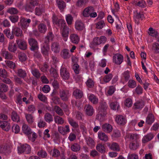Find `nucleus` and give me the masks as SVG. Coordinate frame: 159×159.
<instances>
[{
  "label": "nucleus",
  "mask_w": 159,
  "mask_h": 159,
  "mask_svg": "<svg viewBox=\"0 0 159 159\" xmlns=\"http://www.w3.org/2000/svg\"><path fill=\"white\" fill-rule=\"evenodd\" d=\"M93 7H89L86 8L83 11L82 15L84 17H89V16L90 13L92 11Z\"/></svg>",
  "instance_id": "21"
},
{
  "label": "nucleus",
  "mask_w": 159,
  "mask_h": 159,
  "mask_svg": "<svg viewBox=\"0 0 159 159\" xmlns=\"http://www.w3.org/2000/svg\"><path fill=\"white\" fill-rule=\"evenodd\" d=\"M59 95L61 100L63 101H68L71 96V93L68 90L60 89L59 91Z\"/></svg>",
  "instance_id": "1"
},
{
  "label": "nucleus",
  "mask_w": 159,
  "mask_h": 159,
  "mask_svg": "<svg viewBox=\"0 0 159 159\" xmlns=\"http://www.w3.org/2000/svg\"><path fill=\"white\" fill-rule=\"evenodd\" d=\"M5 62L7 66L11 69H14L15 67V65L12 61L10 60L5 61Z\"/></svg>",
  "instance_id": "61"
},
{
  "label": "nucleus",
  "mask_w": 159,
  "mask_h": 159,
  "mask_svg": "<svg viewBox=\"0 0 159 159\" xmlns=\"http://www.w3.org/2000/svg\"><path fill=\"white\" fill-rule=\"evenodd\" d=\"M4 33L6 35L7 37L11 39H12L14 38V35L12 34H11L9 30L6 29L4 30Z\"/></svg>",
  "instance_id": "48"
},
{
  "label": "nucleus",
  "mask_w": 159,
  "mask_h": 159,
  "mask_svg": "<svg viewBox=\"0 0 159 159\" xmlns=\"http://www.w3.org/2000/svg\"><path fill=\"white\" fill-rule=\"evenodd\" d=\"M139 147L138 143L135 142H131L129 145V148L131 149L135 150L136 149Z\"/></svg>",
  "instance_id": "60"
},
{
  "label": "nucleus",
  "mask_w": 159,
  "mask_h": 159,
  "mask_svg": "<svg viewBox=\"0 0 159 159\" xmlns=\"http://www.w3.org/2000/svg\"><path fill=\"white\" fill-rule=\"evenodd\" d=\"M144 18V15L143 14L137 12L135 13L134 16V20L135 23L137 24L139 23V20H142Z\"/></svg>",
  "instance_id": "18"
},
{
  "label": "nucleus",
  "mask_w": 159,
  "mask_h": 159,
  "mask_svg": "<svg viewBox=\"0 0 159 159\" xmlns=\"http://www.w3.org/2000/svg\"><path fill=\"white\" fill-rule=\"evenodd\" d=\"M152 49L155 53H159V44L157 43H154L152 44Z\"/></svg>",
  "instance_id": "45"
},
{
  "label": "nucleus",
  "mask_w": 159,
  "mask_h": 159,
  "mask_svg": "<svg viewBox=\"0 0 159 159\" xmlns=\"http://www.w3.org/2000/svg\"><path fill=\"white\" fill-rule=\"evenodd\" d=\"M128 85L129 88H134L136 86V83L134 80H129L128 83Z\"/></svg>",
  "instance_id": "54"
},
{
  "label": "nucleus",
  "mask_w": 159,
  "mask_h": 159,
  "mask_svg": "<svg viewBox=\"0 0 159 159\" xmlns=\"http://www.w3.org/2000/svg\"><path fill=\"white\" fill-rule=\"evenodd\" d=\"M13 35L16 37H21L22 36V32L21 29L17 27H13L11 32Z\"/></svg>",
  "instance_id": "16"
},
{
  "label": "nucleus",
  "mask_w": 159,
  "mask_h": 159,
  "mask_svg": "<svg viewBox=\"0 0 159 159\" xmlns=\"http://www.w3.org/2000/svg\"><path fill=\"white\" fill-rule=\"evenodd\" d=\"M73 95L76 99H80L83 95V92L79 89H74Z\"/></svg>",
  "instance_id": "15"
},
{
  "label": "nucleus",
  "mask_w": 159,
  "mask_h": 159,
  "mask_svg": "<svg viewBox=\"0 0 159 159\" xmlns=\"http://www.w3.org/2000/svg\"><path fill=\"white\" fill-rule=\"evenodd\" d=\"M18 153L19 154L25 152L26 154L29 153L31 151V148L29 145L25 144L21 145L18 148Z\"/></svg>",
  "instance_id": "3"
},
{
  "label": "nucleus",
  "mask_w": 159,
  "mask_h": 159,
  "mask_svg": "<svg viewBox=\"0 0 159 159\" xmlns=\"http://www.w3.org/2000/svg\"><path fill=\"white\" fill-rule=\"evenodd\" d=\"M16 42L20 49L25 50L27 48L26 42L23 40L20 39H17Z\"/></svg>",
  "instance_id": "12"
},
{
  "label": "nucleus",
  "mask_w": 159,
  "mask_h": 159,
  "mask_svg": "<svg viewBox=\"0 0 159 159\" xmlns=\"http://www.w3.org/2000/svg\"><path fill=\"white\" fill-rule=\"evenodd\" d=\"M71 150L74 152L79 151L80 149V147L79 144L78 143H74L72 145L71 147Z\"/></svg>",
  "instance_id": "47"
},
{
  "label": "nucleus",
  "mask_w": 159,
  "mask_h": 159,
  "mask_svg": "<svg viewBox=\"0 0 159 159\" xmlns=\"http://www.w3.org/2000/svg\"><path fill=\"white\" fill-rule=\"evenodd\" d=\"M34 7L29 2L27 3L25 6V10L27 11L32 12L33 11Z\"/></svg>",
  "instance_id": "57"
},
{
  "label": "nucleus",
  "mask_w": 159,
  "mask_h": 159,
  "mask_svg": "<svg viewBox=\"0 0 159 159\" xmlns=\"http://www.w3.org/2000/svg\"><path fill=\"white\" fill-rule=\"evenodd\" d=\"M41 52L43 55L47 56L49 54L50 50L49 45L44 44L41 48Z\"/></svg>",
  "instance_id": "22"
},
{
  "label": "nucleus",
  "mask_w": 159,
  "mask_h": 159,
  "mask_svg": "<svg viewBox=\"0 0 159 159\" xmlns=\"http://www.w3.org/2000/svg\"><path fill=\"white\" fill-rule=\"evenodd\" d=\"M7 85L3 84H0V92H5L7 90Z\"/></svg>",
  "instance_id": "58"
},
{
  "label": "nucleus",
  "mask_w": 159,
  "mask_h": 159,
  "mask_svg": "<svg viewBox=\"0 0 159 159\" xmlns=\"http://www.w3.org/2000/svg\"><path fill=\"white\" fill-rule=\"evenodd\" d=\"M39 31L41 33H44L47 30L46 26L43 23L40 24L38 26Z\"/></svg>",
  "instance_id": "43"
},
{
  "label": "nucleus",
  "mask_w": 159,
  "mask_h": 159,
  "mask_svg": "<svg viewBox=\"0 0 159 159\" xmlns=\"http://www.w3.org/2000/svg\"><path fill=\"white\" fill-rule=\"evenodd\" d=\"M55 122L57 125H62L65 122L64 119L59 116H56L54 117Z\"/></svg>",
  "instance_id": "29"
},
{
  "label": "nucleus",
  "mask_w": 159,
  "mask_h": 159,
  "mask_svg": "<svg viewBox=\"0 0 159 159\" xmlns=\"http://www.w3.org/2000/svg\"><path fill=\"white\" fill-rule=\"evenodd\" d=\"M86 84L89 88H92L94 86V82L91 79H89L86 83Z\"/></svg>",
  "instance_id": "62"
},
{
  "label": "nucleus",
  "mask_w": 159,
  "mask_h": 159,
  "mask_svg": "<svg viewBox=\"0 0 159 159\" xmlns=\"http://www.w3.org/2000/svg\"><path fill=\"white\" fill-rule=\"evenodd\" d=\"M54 110L55 112L60 116H62L64 115V113L63 110L59 106L56 105L54 107Z\"/></svg>",
  "instance_id": "33"
},
{
  "label": "nucleus",
  "mask_w": 159,
  "mask_h": 159,
  "mask_svg": "<svg viewBox=\"0 0 159 159\" xmlns=\"http://www.w3.org/2000/svg\"><path fill=\"white\" fill-rule=\"evenodd\" d=\"M61 55L64 59H68L70 57L69 50L66 49H64L61 51Z\"/></svg>",
  "instance_id": "32"
},
{
  "label": "nucleus",
  "mask_w": 159,
  "mask_h": 159,
  "mask_svg": "<svg viewBox=\"0 0 159 159\" xmlns=\"http://www.w3.org/2000/svg\"><path fill=\"white\" fill-rule=\"evenodd\" d=\"M113 62L117 65L120 64L123 62V56L120 54H116L113 56Z\"/></svg>",
  "instance_id": "9"
},
{
  "label": "nucleus",
  "mask_w": 159,
  "mask_h": 159,
  "mask_svg": "<svg viewBox=\"0 0 159 159\" xmlns=\"http://www.w3.org/2000/svg\"><path fill=\"white\" fill-rule=\"evenodd\" d=\"M70 39L71 42L75 44H78L79 41V38L76 34H73L70 35Z\"/></svg>",
  "instance_id": "31"
},
{
  "label": "nucleus",
  "mask_w": 159,
  "mask_h": 159,
  "mask_svg": "<svg viewBox=\"0 0 159 159\" xmlns=\"http://www.w3.org/2000/svg\"><path fill=\"white\" fill-rule=\"evenodd\" d=\"M7 12L11 14H16L18 12L17 9L14 7H11L7 10Z\"/></svg>",
  "instance_id": "53"
},
{
  "label": "nucleus",
  "mask_w": 159,
  "mask_h": 159,
  "mask_svg": "<svg viewBox=\"0 0 159 159\" xmlns=\"http://www.w3.org/2000/svg\"><path fill=\"white\" fill-rule=\"evenodd\" d=\"M75 27L76 30H82L84 28V25L83 22L80 20H77L75 23Z\"/></svg>",
  "instance_id": "28"
},
{
  "label": "nucleus",
  "mask_w": 159,
  "mask_h": 159,
  "mask_svg": "<svg viewBox=\"0 0 159 159\" xmlns=\"http://www.w3.org/2000/svg\"><path fill=\"white\" fill-rule=\"evenodd\" d=\"M58 131L61 134L65 135L70 131V126L69 125L65 126H58Z\"/></svg>",
  "instance_id": "4"
},
{
  "label": "nucleus",
  "mask_w": 159,
  "mask_h": 159,
  "mask_svg": "<svg viewBox=\"0 0 159 159\" xmlns=\"http://www.w3.org/2000/svg\"><path fill=\"white\" fill-rule=\"evenodd\" d=\"M17 74L19 76L23 78L25 77L26 75V72L21 69L18 70Z\"/></svg>",
  "instance_id": "52"
},
{
  "label": "nucleus",
  "mask_w": 159,
  "mask_h": 159,
  "mask_svg": "<svg viewBox=\"0 0 159 159\" xmlns=\"http://www.w3.org/2000/svg\"><path fill=\"white\" fill-rule=\"evenodd\" d=\"M44 119L47 122L50 123L53 121L52 116L48 113H46L44 116Z\"/></svg>",
  "instance_id": "34"
},
{
  "label": "nucleus",
  "mask_w": 159,
  "mask_h": 159,
  "mask_svg": "<svg viewBox=\"0 0 159 159\" xmlns=\"http://www.w3.org/2000/svg\"><path fill=\"white\" fill-rule=\"evenodd\" d=\"M105 25V24L103 20H101L96 24V28L99 29H102Z\"/></svg>",
  "instance_id": "56"
},
{
  "label": "nucleus",
  "mask_w": 159,
  "mask_h": 159,
  "mask_svg": "<svg viewBox=\"0 0 159 159\" xmlns=\"http://www.w3.org/2000/svg\"><path fill=\"white\" fill-rule=\"evenodd\" d=\"M115 120L117 124L121 125H124L126 121L125 118L121 115H116Z\"/></svg>",
  "instance_id": "10"
},
{
  "label": "nucleus",
  "mask_w": 159,
  "mask_h": 159,
  "mask_svg": "<svg viewBox=\"0 0 159 159\" xmlns=\"http://www.w3.org/2000/svg\"><path fill=\"white\" fill-rule=\"evenodd\" d=\"M0 127L6 131H8L10 128V123L6 121H0Z\"/></svg>",
  "instance_id": "17"
},
{
  "label": "nucleus",
  "mask_w": 159,
  "mask_h": 159,
  "mask_svg": "<svg viewBox=\"0 0 159 159\" xmlns=\"http://www.w3.org/2000/svg\"><path fill=\"white\" fill-rule=\"evenodd\" d=\"M60 75L64 80H68L70 78V73L66 68L61 67L60 70Z\"/></svg>",
  "instance_id": "6"
},
{
  "label": "nucleus",
  "mask_w": 159,
  "mask_h": 159,
  "mask_svg": "<svg viewBox=\"0 0 159 159\" xmlns=\"http://www.w3.org/2000/svg\"><path fill=\"white\" fill-rule=\"evenodd\" d=\"M144 106V103L143 102L138 101L134 104V107L136 109L142 108Z\"/></svg>",
  "instance_id": "42"
},
{
  "label": "nucleus",
  "mask_w": 159,
  "mask_h": 159,
  "mask_svg": "<svg viewBox=\"0 0 159 159\" xmlns=\"http://www.w3.org/2000/svg\"><path fill=\"white\" fill-rule=\"evenodd\" d=\"M86 114L89 116H91L94 113V110L92 106L89 104H86L84 107Z\"/></svg>",
  "instance_id": "11"
},
{
  "label": "nucleus",
  "mask_w": 159,
  "mask_h": 159,
  "mask_svg": "<svg viewBox=\"0 0 159 159\" xmlns=\"http://www.w3.org/2000/svg\"><path fill=\"white\" fill-rule=\"evenodd\" d=\"M52 153V156L53 157H57L60 155V153L59 150L57 149H54L53 151H52L50 153L51 154Z\"/></svg>",
  "instance_id": "55"
},
{
  "label": "nucleus",
  "mask_w": 159,
  "mask_h": 159,
  "mask_svg": "<svg viewBox=\"0 0 159 159\" xmlns=\"http://www.w3.org/2000/svg\"><path fill=\"white\" fill-rule=\"evenodd\" d=\"M25 117L28 123L32 124L34 121L33 117L32 115L26 114H25Z\"/></svg>",
  "instance_id": "44"
},
{
  "label": "nucleus",
  "mask_w": 159,
  "mask_h": 159,
  "mask_svg": "<svg viewBox=\"0 0 159 159\" xmlns=\"http://www.w3.org/2000/svg\"><path fill=\"white\" fill-rule=\"evenodd\" d=\"M148 34L150 35L157 38L158 34L157 31L154 30L152 28H150Z\"/></svg>",
  "instance_id": "50"
},
{
  "label": "nucleus",
  "mask_w": 159,
  "mask_h": 159,
  "mask_svg": "<svg viewBox=\"0 0 159 159\" xmlns=\"http://www.w3.org/2000/svg\"><path fill=\"white\" fill-rule=\"evenodd\" d=\"M1 54L5 59L11 60L13 58V56L11 54L5 49H2L1 51Z\"/></svg>",
  "instance_id": "13"
},
{
  "label": "nucleus",
  "mask_w": 159,
  "mask_h": 159,
  "mask_svg": "<svg viewBox=\"0 0 159 159\" xmlns=\"http://www.w3.org/2000/svg\"><path fill=\"white\" fill-rule=\"evenodd\" d=\"M154 115L152 114H149L146 118V123L148 125H151L155 120Z\"/></svg>",
  "instance_id": "24"
},
{
  "label": "nucleus",
  "mask_w": 159,
  "mask_h": 159,
  "mask_svg": "<svg viewBox=\"0 0 159 159\" xmlns=\"http://www.w3.org/2000/svg\"><path fill=\"white\" fill-rule=\"evenodd\" d=\"M57 23L56 25L58 26L61 29H62L63 28L67 26L66 23L65 21L63 20H58V22Z\"/></svg>",
  "instance_id": "38"
},
{
  "label": "nucleus",
  "mask_w": 159,
  "mask_h": 159,
  "mask_svg": "<svg viewBox=\"0 0 159 159\" xmlns=\"http://www.w3.org/2000/svg\"><path fill=\"white\" fill-rule=\"evenodd\" d=\"M12 129V132L15 134L18 133L20 131V127L17 124L14 125Z\"/></svg>",
  "instance_id": "63"
},
{
  "label": "nucleus",
  "mask_w": 159,
  "mask_h": 159,
  "mask_svg": "<svg viewBox=\"0 0 159 159\" xmlns=\"http://www.w3.org/2000/svg\"><path fill=\"white\" fill-rule=\"evenodd\" d=\"M96 148L97 150L100 153H103L105 152V148L102 144L99 143L97 144Z\"/></svg>",
  "instance_id": "36"
},
{
  "label": "nucleus",
  "mask_w": 159,
  "mask_h": 159,
  "mask_svg": "<svg viewBox=\"0 0 159 159\" xmlns=\"http://www.w3.org/2000/svg\"><path fill=\"white\" fill-rule=\"evenodd\" d=\"M8 50L11 52H15L17 49L16 45L14 42L9 43L8 47Z\"/></svg>",
  "instance_id": "35"
},
{
  "label": "nucleus",
  "mask_w": 159,
  "mask_h": 159,
  "mask_svg": "<svg viewBox=\"0 0 159 159\" xmlns=\"http://www.w3.org/2000/svg\"><path fill=\"white\" fill-rule=\"evenodd\" d=\"M85 139L87 144L89 147L92 148L94 146L95 143L92 138L89 137H86Z\"/></svg>",
  "instance_id": "26"
},
{
  "label": "nucleus",
  "mask_w": 159,
  "mask_h": 159,
  "mask_svg": "<svg viewBox=\"0 0 159 159\" xmlns=\"http://www.w3.org/2000/svg\"><path fill=\"white\" fill-rule=\"evenodd\" d=\"M111 108L113 110H118L120 106L119 104L117 101L112 102L110 104Z\"/></svg>",
  "instance_id": "41"
},
{
  "label": "nucleus",
  "mask_w": 159,
  "mask_h": 159,
  "mask_svg": "<svg viewBox=\"0 0 159 159\" xmlns=\"http://www.w3.org/2000/svg\"><path fill=\"white\" fill-rule=\"evenodd\" d=\"M66 20L68 25H71L73 21V18L70 14H68L66 16Z\"/></svg>",
  "instance_id": "59"
},
{
  "label": "nucleus",
  "mask_w": 159,
  "mask_h": 159,
  "mask_svg": "<svg viewBox=\"0 0 159 159\" xmlns=\"http://www.w3.org/2000/svg\"><path fill=\"white\" fill-rule=\"evenodd\" d=\"M89 100L93 104H97L98 103V98L93 94H90L89 97Z\"/></svg>",
  "instance_id": "39"
},
{
  "label": "nucleus",
  "mask_w": 159,
  "mask_h": 159,
  "mask_svg": "<svg viewBox=\"0 0 159 159\" xmlns=\"http://www.w3.org/2000/svg\"><path fill=\"white\" fill-rule=\"evenodd\" d=\"M68 120L69 124L73 127L75 128L79 127L78 123L71 118H69Z\"/></svg>",
  "instance_id": "37"
},
{
  "label": "nucleus",
  "mask_w": 159,
  "mask_h": 159,
  "mask_svg": "<svg viewBox=\"0 0 159 159\" xmlns=\"http://www.w3.org/2000/svg\"><path fill=\"white\" fill-rule=\"evenodd\" d=\"M11 119L14 121H19V117L17 113L15 111H13L11 113Z\"/></svg>",
  "instance_id": "40"
},
{
  "label": "nucleus",
  "mask_w": 159,
  "mask_h": 159,
  "mask_svg": "<svg viewBox=\"0 0 159 159\" xmlns=\"http://www.w3.org/2000/svg\"><path fill=\"white\" fill-rule=\"evenodd\" d=\"M56 3L59 9L62 11L66 7V4L63 0H57Z\"/></svg>",
  "instance_id": "25"
},
{
  "label": "nucleus",
  "mask_w": 159,
  "mask_h": 159,
  "mask_svg": "<svg viewBox=\"0 0 159 159\" xmlns=\"http://www.w3.org/2000/svg\"><path fill=\"white\" fill-rule=\"evenodd\" d=\"M28 42L30 46V49L32 51L37 50L39 49L37 41L33 38H30L28 39Z\"/></svg>",
  "instance_id": "7"
},
{
  "label": "nucleus",
  "mask_w": 159,
  "mask_h": 159,
  "mask_svg": "<svg viewBox=\"0 0 159 159\" xmlns=\"http://www.w3.org/2000/svg\"><path fill=\"white\" fill-rule=\"evenodd\" d=\"M112 77V74L110 73L104 76L103 79V80L105 83H108L111 80Z\"/></svg>",
  "instance_id": "49"
},
{
  "label": "nucleus",
  "mask_w": 159,
  "mask_h": 159,
  "mask_svg": "<svg viewBox=\"0 0 159 159\" xmlns=\"http://www.w3.org/2000/svg\"><path fill=\"white\" fill-rule=\"evenodd\" d=\"M31 22V20L30 19L21 17L19 24L22 28L25 29L29 26Z\"/></svg>",
  "instance_id": "5"
},
{
  "label": "nucleus",
  "mask_w": 159,
  "mask_h": 159,
  "mask_svg": "<svg viewBox=\"0 0 159 159\" xmlns=\"http://www.w3.org/2000/svg\"><path fill=\"white\" fill-rule=\"evenodd\" d=\"M153 134L150 133L148 134L143 136L142 139V142L143 143H146L152 140L154 137Z\"/></svg>",
  "instance_id": "14"
},
{
  "label": "nucleus",
  "mask_w": 159,
  "mask_h": 159,
  "mask_svg": "<svg viewBox=\"0 0 159 159\" xmlns=\"http://www.w3.org/2000/svg\"><path fill=\"white\" fill-rule=\"evenodd\" d=\"M19 60L21 61H25L27 58V56L26 54L22 52H20L18 55Z\"/></svg>",
  "instance_id": "51"
},
{
  "label": "nucleus",
  "mask_w": 159,
  "mask_h": 159,
  "mask_svg": "<svg viewBox=\"0 0 159 159\" xmlns=\"http://www.w3.org/2000/svg\"><path fill=\"white\" fill-rule=\"evenodd\" d=\"M98 137L101 140L104 142H107L108 140V137L107 135L102 132H99L98 134Z\"/></svg>",
  "instance_id": "30"
},
{
  "label": "nucleus",
  "mask_w": 159,
  "mask_h": 159,
  "mask_svg": "<svg viewBox=\"0 0 159 159\" xmlns=\"http://www.w3.org/2000/svg\"><path fill=\"white\" fill-rule=\"evenodd\" d=\"M51 48L52 51L54 53H59L60 50L59 43L57 42H53L51 45Z\"/></svg>",
  "instance_id": "20"
},
{
  "label": "nucleus",
  "mask_w": 159,
  "mask_h": 159,
  "mask_svg": "<svg viewBox=\"0 0 159 159\" xmlns=\"http://www.w3.org/2000/svg\"><path fill=\"white\" fill-rule=\"evenodd\" d=\"M107 106L106 103L104 101L100 102V105L98 107V111L99 115L101 116H104L107 113Z\"/></svg>",
  "instance_id": "2"
},
{
  "label": "nucleus",
  "mask_w": 159,
  "mask_h": 159,
  "mask_svg": "<svg viewBox=\"0 0 159 159\" xmlns=\"http://www.w3.org/2000/svg\"><path fill=\"white\" fill-rule=\"evenodd\" d=\"M31 73L33 75L37 78H39L40 76V74L39 70L36 68H32Z\"/></svg>",
  "instance_id": "46"
},
{
  "label": "nucleus",
  "mask_w": 159,
  "mask_h": 159,
  "mask_svg": "<svg viewBox=\"0 0 159 159\" xmlns=\"http://www.w3.org/2000/svg\"><path fill=\"white\" fill-rule=\"evenodd\" d=\"M22 130L24 133L29 135L32 133V131L30 128L27 125L23 124L22 126Z\"/></svg>",
  "instance_id": "23"
},
{
  "label": "nucleus",
  "mask_w": 159,
  "mask_h": 159,
  "mask_svg": "<svg viewBox=\"0 0 159 159\" xmlns=\"http://www.w3.org/2000/svg\"><path fill=\"white\" fill-rule=\"evenodd\" d=\"M62 35L63 37L64 40L66 41L67 40L69 33V28L67 26L62 29Z\"/></svg>",
  "instance_id": "27"
},
{
  "label": "nucleus",
  "mask_w": 159,
  "mask_h": 159,
  "mask_svg": "<svg viewBox=\"0 0 159 159\" xmlns=\"http://www.w3.org/2000/svg\"><path fill=\"white\" fill-rule=\"evenodd\" d=\"M102 130L107 133H110L112 130L113 128L112 126L110 124L105 123L102 125Z\"/></svg>",
  "instance_id": "19"
},
{
  "label": "nucleus",
  "mask_w": 159,
  "mask_h": 159,
  "mask_svg": "<svg viewBox=\"0 0 159 159\" xmlns=\"http://www.w3.org/2000/svg\"><path fill=\"white\" fill-rule=\"evenodd\" d=\"M106 144L111 150L116 152H118L120 150L119 145L116 143L112 142L111 143L109 142H107L106 143Z\"/></svg>",
  "instance_id": "8"
},
{
  "label": "nucleus",
  "mask_w": 159,
  "mask_h": 159,
  "mask_svg": "<svg viewBox=\"0 0 159 159\" xmlns=\"http://www.w3.org/2000/svg\"><path fill=\"white\" fill-rule=\"evenodd\" d=\"M50 72L51 75L54 78H56L58 76V74L56 70L54 68H52L50 69Z\"/></svg>",
  "instance_id": "64"
}]
</instances>
